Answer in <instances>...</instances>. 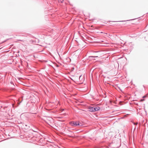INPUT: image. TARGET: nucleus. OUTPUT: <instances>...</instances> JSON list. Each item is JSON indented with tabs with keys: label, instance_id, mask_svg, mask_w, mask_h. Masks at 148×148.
I'll return each mask as SVG.
<instances>
[{
	"label": "nucleus",
	"instance_id": "f257e3e1",
	"mask_svg": "<svg viewBox=\"0 0 148 148\" xmlns=\"http://www.w3.org/2000/svg\"><path fill=\"white\" fill-rule=\"evenodd\" d=\"M70 124L72 126H76L77 125L81 126H82V124L79 121H72L70 122Z\"/></svg>",
	"mask_w": 148,
	"mask_h": 148
},
{
	"label": "nucleus",
	"instance_id": "f03ea898",
	"mask_svg": "<svg viewBox=\"0 0 148 148\" xmlns=\"http://www.w3.org/2000/svg\"><path fill=\"white\" fill-rule=\"evenodd\" d=\"M94 111H97L99 110L100 109V108L99 107L97 106L94 107Z\"/></svg>",
	"mask_w": 148,
	"mask_h": 148
},
{
	"label": "nucleus",
	"instance_id": "7ed1b4c3",
	"mask_svg": "<svg viewBox=\"0 0 148 148\" xmlns=\"http://www.w3.org/2000/svg\"><path fill=\"white\" fill-rule=\"evenodd\" d=\"M89 111L91 112L94 111V107H91L89 108Z\"/></svg>",
	"mask_w": 148,
	"mask_h": 148
},
{
	"label": "nucleus",
	"instance_id": "20e7f679",
	"mask_svg": "<svg viewBox=\"0 0 148 148\" xmlns=\"http://www.w3.org/2000/svg\"><path fill=\"white\" fill-rule=\"evenodd\" d=\"M79 79L80 80H81V82H82L84 80V79L82 78V76L80 75L79 77Z\"/></svg>",
	"mask_w": 148,
	"mask_h": 148
},
{
	"label": "nucleus",
	"instance_id": "39448f33",
	"mask_svg": "<svg viewBox=\"0 0 148 148\" xmlns=\"http://www.w3.org/2000/svg\"><path fill=\"white\" fill-rule=\"evenodd\" d=\"M58 1L61 3H62L63 1V0H58Z\"/></svg>",
	"mask_w": 148,
	"mask_h": 148
},
{
	"label": "nucleus",
	"instance_id": "423d86ee",
	"mask_svg": "<svg viewBox=\"0 0 148 148\" xmlns=\"http://www.w3.org/2000/svg\"><path fill=\"white\" fill-rule=\"evenodd\" d=\"M144 99H141V100H140V101H144Z\"/></svg>",
	"mask_w": 148,
	"mask_h": 148
},
{
	"label": "nucleus",
	"instance_id": "0eeeda50",
	"mask_svg": "<svg viewBox=\"0 0 148 148\" xmlns=\"http://www.w3.org/2000/svg\"><path fill=\"white\" fill-rule=\"evenodd\" d=\"M91 57H98V56H96L95 57H92V56H91Z\"/></svg>",
	"mask_w": 148,
	"mask_h": 148
},
{
	"label": "nucleus",
	"instance_id": "6e6552de",
	"mask_svg": "<svg viewBox=\"0 0 148 148\" xmlns=\"http://www.w3.org/2000/svg\"><path fill=\"white\" fill-rule=\"evenodd\" d=\"M122 21V22H123V21Z\"/></svg>",
	"mask_w": 148,
	"mask_h": 148
},
{
	"label": "nucleus",
	"instance_id": "1a4fd4ad",
	"mask_svg": "<svg viewBox=\"0 0 148 148\" xmlns=\"http://www.w3.org/2000/svg\"><path fill=\"white\" fill-rule=\"evenodd\" d=\"M143 97H145V96H143Z\"/></svg>",
	"mask_w": 148,
	"mask_h": 148
}]
</instances>
